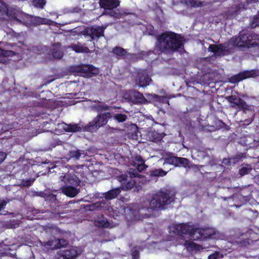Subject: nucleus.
I'll use <instances>...</instances> for the list:
<instances>
[{"label":"nucleus","instance_id":"nucleus-33","mask_svg":"<svg viewBox=\"0 0 259 259\" xmlns=\"http://www.w3.org/2000/svg\"><path fill=\"white\" fill-rule=\"evenodd\" d=\"M8 11L7 9L4 6L2 0H0V19H5L8 16Z\"/></svg>","mask_w":259,"mask_h":259},{"label":"nucleus","instance_id":"nucleus-17","mask_svg":"<svg viewBox=\"0 0 259 259\" xmlns=\"http://www.w3.org/2000/svg\"><path fill=\"white\" fill-rule=\"evenodd\" d=\"M5 47L6 50L0 48V57L13 56L17 54L16 45L7 44Z\"/></svg>","mask_w":259,"mask_h":259},{"label":"nucleus","instance_id":"nucleus-52","mask_svg":"<svg viewBox=\"0 0 259 259\" xmlns=\"http://www.w3.org/2000/svg\"><path fill=\"white\" fill-rule=\"evenodd\" d=\"M136 160L138 162V163H143V162L145 163V160L141 156H136Z\"/></svg>","mask_w":259,"mask_h":259},{"label":"nucleus","instance_id":"nucleus-15","mask_svg":"<svg viewBox=\"0 0 259 259\" xmlns=\"http://www.w3.org/2000/svg\"><path fill=\"white\" fill-rule=\"evenodd\" d=\"M61 241L67 243V241L64 239H56L54 238L46 242L42 243V245L47 248L56 249L62 247L64 244H61Z\"/></svg>","mask_w":259,"mask_h":259},{"label":"nucleus","instance_id":"nucleus-9","mask_svg":"<svg viewBox=\"0 0 259 259\" xmlns=\"http://www.w3.org/2000/svg\"><path fill=\"white\" fill-rule=\"evenodd\" d=\"M118 181L120 183L121 190H131L135 186L136 181L128 177L127 174H121L117 177Z\"/></svg>","mask_w":259,"mask_h":259},{"label":"nucleus","instance_id":"nucleus-35","mask_svg":"<svg viewBox=\"0 0 259 259\" xmlns=\"http://www.w3.org/2000/svg\"><path fill=\"white\" fill-rule=\"evenodd\" d=\"M113 119L117 121L118 122H123L126 120L127 118V115L122 113L115 114L113 116Z\"/></svg>","mask_w":259,"mask_h":259},{"label":"nucleus","instance_id":"nucleus-1","mask_svg":"<svg viewBox=\"0 0 259 259\" xmlns=\"http://www.w3.org/2000/svg\"><path fill=\"white\" fill-rule=\"evenodd\" d=\"M184 37L171 31H166L156 38L155 47L161 53L173 54L184 48Z\"/></svg>","mask_w":259,"mask_h":259},{"label":"nucleus","instance_id":"nucleus-57","mask_svg":"<svg viewBox=\"0 0 259 259\" xmlns=\"http://www.w3.org/2000/svg\"><path fill=\"white\" fill-rule=\"evenodd\" d=\"M61 244H64V245H63V246H62V247H63V246H65V245H67V244H68V242H67V243L66 244V243H64L63 242L61 241Z\"/></svg>","mask_w":259,"mask_h":259},{"label":"nucleus","instance_id":"nucleus-41","mask_svg":"<svg viewBox=\"0 0 259 259\" xmlns=\"http://www.w3.org/2000/svg\"><path fill=\"white\" fill-rule=\"evenodd\" d=\"M197 244L192 241H186L185 242V246L189 249H191L192 250L195 249L196 248Z\"/></svg>","mask_w":259,"mask_h":259},{"label":"nucleus","instance_id":"nucleus-21","mask_svg":"<svg viewBox=\"0 0 259 259\" xmlns=\"http://www.w3.org/2000/svg\"><path fill=\"white\" fill-rule=\"evenodd\" d=\"M62 192L69 197H75L79 192V191L72 186H64L62 188Z\"/></svg>","mask_w":259,"mask_h":259},{"label":"nucleus","instance_id":"nucleus-26","mask_svg":"<svg viewBox=\"0 0 259 259\" xmlns=\"http://www.w3.org/2000/svg\"><path fill=\"white\" fill-rule=\"evenodd\" d=\"M71 48L73 51L76 53H88L90 52L89 49L85 46L81 45V44L78 43L77 45L72 44L71 46Z\"/></svg>","mask_w":259,"mask_h":259},{"label":"nucleus","instance_id":"nucleus-14","mask_svg":"<svg viewBox=\"0 0 259 259\" xmlns=\"http://www.w3.org/2000/svg\"><path fill=\"white\" fill-rule=\"evenodd\" d=\"M195 229L190 225L185 224L176 225L174 227V232L180 235H194Z\"/></svg>","mask_w":259,"mask_h":259},{"label":"nucleus","instance_id":"nucleus-23","mask_svg":"<svg viewBox=\"0 0 259 259\" xmlns=\"http://www.w3.org/2000/svg\"><path fill=\"white\" fill-rule=\"evenodd\" d=\"M164 136V133H159L155 131L149 132L148 134L149 140L155 143L161 142Z\"/></svg>","mask_w":259,"mask_h":259},{"label":"nucleus","instance_id":"nucleus-43","mask_svg":"<svg viewBox=\"0 0 259 259\" xmlns=\"http://www.w3.org/2000/svg\"><path fill=\"white\" fill-rule=\"evenodd\" d=\"M33 180H31L30 179H28L26 180H23L22 181V185L23 186L28 187H30V186H31L32 184H33Z\"/></svg>","mask_w":259,"mask_h":259},{"label":"nucleus","instance_id":"nucleus-20","mask_svg":"<svg viewBox=\"0 0 259 259\" xmlns=\"http://www.w3.org/2000/svg\"><path fill=\"white\" fill-rule=\"evenodd\" d=\"M100 219L94 220V225L95 227L100 228H107L110 227V223L105 218L103 214L101 215Z\"/></svg>","mask_w":259,"mask_h":259},{"label":"nucleus","instance_id":"nucleus-3","mask_svg":"<svg viewBox=\"0 0 259 259\" xmlns=\"http://www.w3.org/2000/svg\"><path fill=\"white\" fill-rule=\"evenodd\" d=\"M231 43L240 49L259 47V35L252 32H240L238 37L231 39Z\"/></svg>","mask_w":259,"mask_h":259},{"label":"nucleus","instance_id":"nucleus-50","mask_svg":"<svg viewBox=\"0 0 259 259\" xmlns=\"http://www.w3.org/2000/svg\"><path fill=\"white\" fill-rule=\"evenodd\" d=\"M132 255L133 259H139L140 256L139 251L137 250H134L132 253Z\"/></svg>","mask_w":259,"mask_h":259},{"label":"nucleus","instance_id":"nucleus-40","mask_svg":"<svg viewBox=\"0 0 259 259\" xmlns=\"http://www.w3.org/2000/svg\"><path fill=\"white\" fill-rule=\"evenodd\" d=\"M102 203L101 202H97L96 203H93L92 205H90V210H98L101 209L103 206Z\"/></svg>","mask_w":259,"mask_h":259},{"label":"nucleus","instance_id":"nucleus-19","mask_svg":"<svg viewBox=\"0 0 259 259\" xmlns=\"http://www.w3.org/2000/svg\"><path fill=\"white\" fill-rule=\"evenodd\" d=\"M245 9V5L242 2H238L233 5L228 10V15L235 17L238 15L242 10Z\"/></svg>","mask_w":259,"mask_h":259},{"label":"nucleus","instance_id":"nucleus-10","mask_svg":"<svg viewBox=\"0 0 259 259\" xmlns=\"http://www.w3.org/2000/svg\"><path fill=\"white\" fill-rule=\"evenodd\" d=\"M135 80L139 86L143 88L149 85L150 82L152 81L151 78L145 70H139L137 72Z\"/></svg>","mask_w":259,"mask_h":259},{"label":"nucleus","instance_id":"nucleus-16","mask_svg":"<svg viewBox=\"0 0 259 259\" xmlns=\"http://www.w3.org/2000/svg\"><path fill=\"white\" fill-rule=\"evenodd\" d=\"M208 51L213 53L217 56H225L228 51L227 47L223 44L210 45Z\"/></svg>","mask_w":259,"mask_h":259},{"label":"nucleus","instance_id":"nucleus-31","mask_svg":"<svg viewBox=\"0 0 259 259\" xmlns=\"http://www.w3.org/2000/svg\"><path fill=\"white\" fill-rule=\"evenodd\" d=\"M82 151L80 150H72L70 151L69 152V156L70 158H73V159L77 160L79 159L81 155L83 153Z\"/></svg>","mask_w":259,"mask_h":259},{"label":"nucleus","instance_id":"nucleus-11","mask_svg":"<svg viewBox=\"0 0 259 259\" xmlns=\"http://www.w3.org/2000/svg\"><path fill=\"white\" fill-rule=\"evenodd\" d=\"M214 234V231L210 228H196L194 230V237H195L197 240H204L212 238Z\"/></svg>","mask_w":259,"mask_h":259},{"label":"nucleus","instance_id":"nucleus-5","mask_svg":"<svg viewBox=\"0 0 259 259\" xmlns=\"http://www.w3.org/2000/svg\"><path fill=\"white\" fill-rule=\"evenodd\" d=\"M112 117L111 113L109 112L98 114L92 121L83 127V130L87 132H92L98 130L106 125L108 120Z\"/></svg>","mask_w":259,"mask_h":259},{"label":"nucleus","instance_id":"nucleus-12","mask_svg":"<svg viewBox=\"0 0 259 259\" xmlns=\"http://www.w3.org/2000/svg\"><path fill=\"white\" fill-rule=\"evenodd\" d=\"M79 254L76 247L60 250L56 255V259H73Z\"/></svg>","mask_w":259,"mask_h":259},{"label":"nucleus","instance_id":"nucleus-2","mask_svg":"<svg viewBox=\"0 0 259 259\" xmlns=\"http://www.w3.org/2000/svg\"><path fill=\"white\" fill-rule=\"evenodd\" d=\"M176 193L169 189H160L153 194L150 201V207L153 210L165 209L176 199Z\"/></svg>","mask_w":259,"mask_h":259},{"label":"nucleus","instance_id":"nucleus-55","mask_svg":"<svg viewBox=\"0 0 259 259\" xmlns=\"http://www.w3.org/2000/svg\"><path fill=\"white\" fill-rule=\"evenodd\" d=\"M155 98L157 99L159 101L160 100V99L161 98H164L163 97L157 95H155Z\"/></svg>","mask_w":259,"mask_h":259},{"label":"nucleus","instance_id":"nucleus-38","mask_svg":"<svg viewBox=\"0 0 259 259\" xmlns=\"http://www.w3.org/2000/svg\"><path fill=\"white\" fill-rule=\"evenodd\" d=\"M95 108L98 112L107 111L111 109V106H109L106 104L96 105L95 106Z\"/></svg>","mask_w":259,"mask_h":259},{"label":"nucleus","instance_id":"nucleus-51","mask_svg":"<svg viewBox=\"0 0 259 259\" xmlns=\"http://www.w3.org/2000/svg\"><path fill=\"white\" fill-rule=\"evenodd\" d=\"M6 154L4 152H0V164L6 159Z\"/></svg>","mask_w":259,"mask_h":259},{"label":"nucleus","instance_id":"nucleus-44","mask_svg":"<svg viewBox=\"0 0 259 259\" xmlns=\"http://www.w3.org/2000/svg\"><path fill=\"white\" fill-rule=\"evenodd\" d=\"M249 170H250L249 168H248L246 167H243L240 169L239 174L242 176H244V175L248 174L249 172Z\"/></svg>","mask_w":259,"mask_h":259},{"label":"nucleus","instance_id":"nucleus-32","mask_svg":"<svg viewBox=\"0 0 259 259\" xmlns=\"http://www.w3.org/2000/svg\"><path fill=\"white\" fill-rule=\"evenodd\" d=\"M185 4L188 6L193 8H198L202 6V3L196 0H186Z\"/></svg>","mask_w":259,"mask_h":259},{"label":"nucleus","instance_id":"nucleus-36","mask_svg":"<svg viewBox=\"0 0 259 259\" xmlns=\"http://www.w3.org/2000/svg\"><path fill=\"white\" fill-rule=\"evenodd\" d=\"M32 5L39 9H44V6L46 4V0H33L32 2Z\"/></svg>","mask_w":259,"mask_h":259},{"label":"nucleus","instance_id":"nucleus-39","mask_svg":"<svg viewBox=\"0 0 259 259\" xmlns=\"http://www.w3.org/2000/svg\"><path fill=\"white\" fill-rule=\"evenodd\" d=\"M138 170L137 169L135 168H130L128 171V177L132 178L134 179L135 178H141V175L138 172Z\"/></svg>","mask_w":259,"mask_h":259},{"label":"nucleus","instance_id":"nucleus-42","mask_svg":"<svg viewBox=\"0 0 259 259\" xmlns=\"http://www.w3.org/2000/svg\"><path fill=\"white\" fill-rule=\"evenodd\" d=\"M148 166L143 162V163H138L136 166V169L138 172H141L147 168Z\"/></svg>","mask_w":259,"mask_h":259},{"label":"nucleus","instance_id":"nucleus-56","mask_svg":"<svg viewBox=\"0 0 259 259\" xmlns=\"http://www.w3.org/2000/svg\"><path fill=\"white\" fill-rule=\"evenodd\" d=\"M54 80V78L50 79V80H48L46 81V84H49V83H51V82H52Z\"/></svg>","mask_w":259,"mask_h":259},{"label":"nucleus","instance_id":"nucleus-48","mask_svg":"<svg viewBox=\"0 0 259 259\" xmlns=\"http://www.w3.org/2000/svg\"><path fill=\"white\" fill-rule=\"evenodd\" d=\"M246 153H239L236 155L235 156V159H237L238 160H240L243 158H246Z\"/></svg>","mask_w":259,"mask_h":259},{"label":"nucleus","instance_id":"nucleus-8","mask_svg":"<svg viewBox=\"0 0 259 259\" xmlns=\"http://www.w3.org/2000/svg\"><path fill=\"white\" fill-rule=\"evenodd\" d=\"M251 192L247 187H245L241 189V193L234 196L233 200L237 203L234 205L236 207H239L242 205L245 204L248 200V196L251 194Z\"/></svg>","mask_w":259,"mask_h":259},{"label":"nucleus","instance_id":"nucleus-49","mask_svg":"<svg viewBox=\"0 0 259 259\" xmlns=\"http://www.w3.org/2000/svg\"><path fill=\"white\" fill-rule=\"evenodd\" d=\"M252 25L254 27L259 26V14L253 18Z\"/></svg>","mask_w":259,"mask_h":259},{"label":"nucleus","instance_id":"nucleus-28","mask_svg":"<svg viewBox=\"0 0 259 259\" xmlns=\"http://www.w3.org/2000/svg\"><path fill=\"white\" fill-rule=\"evenodd\" d=\"M167 172L163 170L162 168L155 169L149 171V176L152 178L164 177L166 176Z\"/></svg>","mask_w":259,"mask_h":259},{"label":"nucleus","instance_id":"nucleus-54","mask_svg":"<svg viewBox=\"0 0 259 259\" xmlns=\"http://www.w3.org/2000/svg\"><path fill=\"white\" fill-rule=\"evenodd\" d=\"M11 187H12L10 185L5 186V189L7 190V192L11 190Z\"/></svg>","mask_w":259,"mask_h":259},{"label":"nucleus","instance_id":"nucleus-18","mask_svg":"<svg viewBox=\"0 0 259 259\" xmlns=\"http://www.w3.org/2000/svg\"><path fill=\"white\" fill-rule=\"evenodd\" d=\"M104 28L100 26H92L90 28L88 35H89L92 39L99 38L104 35Z\"/></svg>","mask_w":259,"mask_h":259},{"label":"nucleus","instance_id":"nucleus-58","mask_svg":"<svg viewBox=\"0 0 259 259\" xmlns=\"http://www.w3.org/2000/svg\"><path fill=\"white\" fill-rule=\"evenodd\" d=\"M253 116H254V114H253V117H252V119H251V121H253Z\"/></svg>","mask_w":259,"mask_h":259},{"label":"nucleus","instance_id":"nucleus-37","mask_svg":"<svg viewBox=\"0 0 259 259\" xmlns=\"http://www.w3.org/2000/svg\"><path fill=\"white\" fill-rule=\"evenodd\" d=\"M81 130V128L78 126V124H75L73 125L69 124L66 128V131L68 132H79Z\"/></svg>","mask_w":259,"mask_h":259},{"label":"nucleus","instance_id":"nucleus-25","mask_svg":"<svg viewBox=\"0 0 259 259\" xmlns=\"http://www.w3.org/2000/svg\"><path fill=\"white\" fill-rule=\"evenodd\" d=\"M52 55L54 58L60 59L63 56V52L60 46L55 45L52 50Z\"/></svg>","mask_w":259,"mask_h":259},{"label":"nucleus","instance_id":"nucleus-24","mask_svg":"<svg viewBox=\"0 0 259 259\" xmlns=\"http://www.w3.org/2000/svg\"><path fill=\"white\" fill-rule=\"evenodd\" d=\"M131 98L132 102L135 104H143L146 101L143 94L139 92H135Z\"/></svg>","mask_w":259,"mask_h":259},{"label":"nucleus","instance_id":"nucleus-22","mask_svg":"<svg viewBox=\"0 0 259 259\" xmlns=\"http://www.w3.org/2000/svg\"><path fill=\"white\" fill-rule=\"evenodd\" d=\"M120 192L121 189L120 187L115 188L105 192L104 197L107 200H111L116 198Z\"/></svg>","mask_w":259,"mask_h":259},{"label":"nucleus","instance_id":"nucleus-13","mask_svg":"<svg viewBox=\"0 0 259 259\" xmlns=\"http://www.w3.org/2000/svg\"><path fill=\"white\" fill-rule=\"evenodd\" d=\"M95 69L96 68L93 65L89 64H81L70 67L71 72L80 73V74H94V71Z\"/></svg>","mask_w":259,"mask_h":259},{"label":"nucleus","instance_id":"nucleus-4","mask_svg":"<svg viewBox=\"0 0 259 259\" xmlns=\"http://www.w3.org/2000/svg\"><path fill=\"white\" fill-rule=\"evenodd\" d=\"M99 3L100 7L105 10L104 15L116 19L122 18L125 15L122 10L117 9L120 4L119 0H100Z\"/></svg>","mask_w":259,"mask_h":259},{"label":"nucleus","instance_id":"nucleus-29","mask_svg":"<svg viewBox=\"0 0 259 259\" xmlns=\"http://www.w3.org/2000/svg\"><path fill=\"white\" fill-rule=\"evenodd\" d=\"M112 53L119 57L124 56L127 54V51L125 49L117 46L112 49Z\"/></svg>","mask_w":259,"mask_h":259},{"label":"nucleus","instance_id":"nucleus-30","mask_svg":"<svg viewBox=\"0 0 259 259\" xmlns=\"http://www.w3.org/2000/svg\"><path fill=\"white\" fill-rule=\"evenodd\" d=\"M177 163L176 167L182 166L186 168L187 167H189L190 161L186 158L178 157Z\"/></svg>","mask_w":259,"mask_h":259},{"label":"nucleus","instance_id":"nucleus-27","mask_svg":"<svg viewBox=\"0 0 259 259\" xmlns=\"http://www.w3.org/2000/svg\"><path fill=\"white\" fill-rule=\"evenodd\" d=\"M178 159V157L175 156L171 153L167 154L164 158V160L165 162L168 163L170 165H173L176 167L177 163V160Z\"/></svg>","mask_w":259,"mask_h":259},{"label":"nucleus","instance_id":"nucleus-53","mask_svg":"<svg viewBox=\"0 0 259 259\" xmlns=\"http://www.w3.org/2000/svg\"><path fill=\"white\" fill-rule=\"evenodd\" d=\"M259 0H246L247 3L251 4V3H255L257 2Z\"/></svg>","mask_w":259,"mask_h":259},{"label":"nucleus","instance_id":"nucleus-45","mask_svg":"<svg viewBox=\"0 0 259 259\" xmlns=\"http://www.w3.org/2000/svg\"><path fill=\"white\" fill-rule=\"evenodd\" d=\"M9 202V200H6L2 199L0 198V211L5 208L7 204Z\"/></svg>","mask_w":259,"mask_h":259},{"label":"nucleus","instance_id":"nucleus-46","mask_svg":"<svg viewBox=\"0 0 259 259\" xmlns=\"http://www.w3.org/2000/svg\"><path fill=\"white\" fill-rule=\"evenodd\" d=\"M68 181L70 184L75 186H78L80 184V181L76 177L74 179H70V180H68Z\"/></svg>","mask_w":259,"mask_h":259},{"label":"nucleus","instance_id":"nucleus-34","mask_svg":"<svg viewBox=\"0 0 259 259\" xmlns=\"http://www.w3.org/2000/svg\"><path fill=\"white\" fill-rule=\"evenodd\" d=\"M50 21L49 19L40 17H35L33 19L34 23L36 25L47 24H49L48 21Z\"/></svg>","mask_w":259,"mask_h":259},{"label":"nucleus","instance_id":"nucleus-47","mask_svg":"<svg viewBox=\"0 0 259 259\" xmlns=\"http://www.w3.org/2000/svg\"><path fill=\"white\" fill-rule=\"evenodd\" d=\"M219 255H220V252L218 251H215V252L212 253L211 254H210L208 256V259H218V258L219 256Z\"/></svg>","mask_w":259,"mask_h":259},{"label":"nucleus","instance_id":"nucleus-7","mask_svg":"<svg viewBox=\"0 0 259 259\" xmlns=\"http://www.w3.org/2000/svg\"><path fill=\"white\" fill-rule=\"evenodd\" d=\"M258 75V70H245L231 76L230 78V81L233 83H236L244 79L251 77L254 78Z\"/></svg>","mask_w":259,"mask_h":259},{"label":"nucleus","instance_id":"nucleus-6","mask_svg":"<svg viewBox=\"0 0 259 259\" xmlns=\"http://www.w3.org/2000/svg\"><path fill=\"white\" fill-rule=\"evenodd\" d=\"M227 100L231 104V107L233 108H238L239 111L242 110L244 113H253L254 112V106L247 104L246 102L240 98L231 95L228 97Z\"/></svg>","mask_w":259,"mask_h":259}]
</instances>
